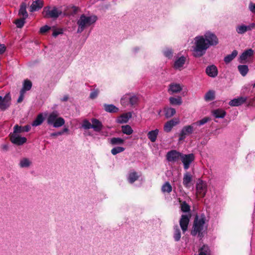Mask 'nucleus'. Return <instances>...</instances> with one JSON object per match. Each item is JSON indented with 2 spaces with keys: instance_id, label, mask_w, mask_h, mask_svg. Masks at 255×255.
<instances>
[{
  "instance_id": "obj_38",
  "label": "nucleus",
  "mask_w": 255,
  "mask_h": 255,
  "mask_svg": "<svg viewBox=\"0 0 255 255\" xmlns=\"http://www.w3.org/2000/svg\"><path fill=\"white\" fill-rule=\"evenodd\" d=\"M172 190V187L169 182H165L161 187V191L164 193H170Z\"/></svg>"
},
{
  "instance_id": "obj_44",
  "label": "nucleus",
  "mask_w": 255,
  "mask_h": 255,
  "mask_svg": "<svg viewBox=\"0 0 255 255\" xmlns=\"http://www.w3.org/2000/svg\"><path fill=\"white\" fill-rule=\"evenodd\" d=\"M26 19V18L22 17L21 18L16 19L14 22L16 27L19 28H22L25 22Z\"/></svg>"
},
{
  "instance_id": "obj_28",
  "label": "nucleus",
  "mask_w": 255,
  "mask_h": 255,
  "mask_svg": "<svg viewBox=\"0 0 255 255\" xmlns=\"http://www.w3.org/2000/svg\"><path fill=\"white\" fill-rule=\"evenodd\" d=\"M163 112L165 117L167 119L172 117L176 113L175 109L168 107H165Z\"/></svg>"
},
{
  "instance_id": "obj_17",
  "label": "nucleus",
  "mask_w": 255,
  "mask_h": 255,
  "mask_svg": "<svg viewBox=\"0 0 255 255\" xmlns=\"http://www.w3.org/2000/svg\"><path fill=\"white\" fill-rule=\"evenodd\" d=\"M206 73L209 77L215 78L218 73L217 67L214 65L208 66L206 68Z\"/></svg>"
},
{
  "instance_id": "obj_15",
  "label": "nucleus",
  "mask_w": 255,
  "mask_h": 255,
  "mask_svg": "<svg viewBox=\"0 0 255 255\" xmlns=\"http://www.w3.org/2000/svg\"><path fill=\"white\" fill-rule=\"evenodd\" d=\"M11 141L17 145H22L26 142L27 139L24 137H21L17 134L12 133L10 136Z\"/></svg>"
},
{
  "instance_id": "obj_45",
  "label": "nucleus",
  "mask_w": 255,
  "mask_h": 255,
  "mask_svg": "<svg viewBox=\"0 0 255 255\" xmlns=\"http://www.w3.org/2000/svg\"><path fill=\"white\" fill-rule=\"evenodd\" d=\"M125 150V148L124 147H121V146H116V147H114L111 150V153L112 154L115 155L117 154L118 153H121V152L124 151Z\"/></svg>"
},
{
  "instance_id": "obj_27",
  "label": "nucleus",
  "mask_w": 255,
  "mask_h": 255,
  "mask_svg": "<svg viewBox=\"0 0 255 255\" xmlns=\"http://www.w3.org/2000/svg\"><path fill=\"white\" fill-rule=\"evenodd\" d=\"M173 230V239L175 242H178L180 241L181 237V231L178 226H174Z\"/></svg>"
},
{
  "instance_id": "obj_21",
  "label": "nucleus",
  "mask_w": 255,
  "mask_h": 255,
  "mask_svg": "<svg viewBox=\"0 0 255 255\" xmlns=\"http://www.w3.org/2000/svg\"><path fill=\"white\" fill-rule=\"evenodd\" d=\"M43 6V2L42 0H35L33 1L30 6V11L33 12L38 11Z\"/></svg>"
},
{
  "instance_id": "obj_49",
  "label": "nucleus",
  "mask_w": 255,
  "mask_h": 255,
  "mask_svg": "<svg viewBox=\"0 0 255 255\" xmlns=\"http://www.w3.org/2000/svg\"><path fill=\"white\" fill-rule=\"evenodd\" d=\"M99 94V90L98 89H94L90 93V98L91 99H94L97 97Z\"/></svg>"
},
{
  "instance_id": "obj_9",
  "label": "nucleus",
  "mask_w": 255,
  "mask_h": 255,
  "mask_svg": "<svg viewBox=\"0 0 255 255\" xmlns=\"http://www.w3.org/2000/svg\"><path fill=\"white\" fill-rule=\"evenodd\" d=\"M195 156L193 153L188 154H183L182 153L181 160L183 164L184 168L185 170L188 169L190 165V164L194 160Z\"/></svg>"
},
{
  "instance_id": "obj_19",
  "label": "nucleus",
  "mask_w": 255,
  "mask_h": 255,
  "mask_svg": "<svg viewBox=\"0 0 255 255\" xmlns=\"http://www.w3.org/2000/svg\"><path fill=\"white\" fill-rule=\"evenodd\" d=\"M179 123V121L177 119H172L167 122L164 126V130L166 132H170L173 127L175 126Z\"/></svg>"
},
{
  "instance_id": "obj_20",
  "label": "nucleus",
  "mask_w": 255,
  "mask_h": 255,
  "mask_svg": "<svg viewBox=\"0 0 255 255\" xmlns=\"http://www.w3.org/2000/svg\"><path fill=\"white\" fill-rule=\"evenodd\" d=\"M182 90V88L179 84L173 83L169 85L168 92L171 95L179 93Z\"/></svg>"
},
{
  "instance_id": "obj_54",
  "label": "nucleus",
  "mask_w": 255,
  "mask_h": 255,
  "mask_svg": "<svg viewBox=\"0 0 255 255\" xmlns=\"http://www.w3.org/2000/svg\"><path fill=\"white\" fill-rule=\"evenodd\" d=\"M24 94L25 93L23 92V91H20V95L17 99V103H21L23 100V98H24Z\"/></svg>"
},
{
  "instance_id": "obj_62",
  "label": "nucleus",
  "mask_w": 255,
  "mask_h": 255,
  "mask_svg": "<svg viewBox=\"0 0 255 255\" xmlns=\"http://www.w3.org/2000/svg\"><path fill=\"white\" fill-rule=\"evenodd\" d=\"M253 88L255 87V83L253 85Z\"/></svg>"
},
{
  "instance_id": "obj_59",
  "label": "nucleus",
  "mask_w": 255,
  "mask_h": 255,
  "mask_svg": "<svg viewBox=\"0 0 255 255\" xmlns=\"http://www.w3.org/2000/svg\"><path fill=\"white\" fill-rule=\"evenodd\" d=\"M68 99V96L67 95H65L61 99V100L62 101H67Z\"/></svg>"
},
{
  "instance_id": "obj_47",
  "label": "nucleus",
  "mask_w": 255,
  "mask_h": 255,
  "mask_svg": "<svg viewBox=\"0 0 255 255\" xmlns=\"http://www.w3.org/2000/svg\"><path fill=\"white\" fill-rule=\"evenodd\" d=\"M82 127L85 129L92 128V124L87 120H84L83 121Z\"/></svg>"
},
{
  "instance_id": "obj_29",
  "label": "nucleus",
  "mask_w": 255,
  "mask_h": 255,
  "mask_svg": "<svg viewBox=\"0 0 255 255\" xmlns=\"http://www.w3.org/2000/svg\"><path fill=\"white\" fill-rule=\"evenodd\" d=\"M104 110L109 113H115L118 112L119 109L113 104H104Z\"/></svg>"
},
{
  "instance_id": "obj_31",
  "label": "nucleus",
  "mask_w": 255,
  "mask_h": 255,
  "mask_svg": "<svg viewBox=\"0 0 255 255\" xmlns=\"http://www.w3.org/2000/svg\"><path fill=\"white\" fill-rule=\"evenodd\" d=\"M226 114V112L221 109H218L212 111V115L216 118H224Z\"/></svg>"
},
{
  "instance_id": "obj_30",
  "label": "nucleus",
  "mask_w": 255,
  "mask_h": 255,
  "mask_svg": "<svg viewBox=\"0 0 255 255\" xmlns=\"http://www.w3.org/2000/svg\"><path fill=\"white\" fill-rule=\"evenodd\" d=\"M238 51L234 50L232 51V53L226 56L224 58V61L226 64L230 63L238 55Z\"/></svg>"
},
{
  "instance_id": "obj_36",
  "label": "nucleus",
  "mask_w": 255,
  "mask_h": 255,
  "mask_svg": "<svg viewBox=\"0 0 255 255\" xmlns=\"http://www.w3.org/2000/svg\"><path fill=\"white\" fill-rule=\"evenodd\" d=\"M138 178L137 173L134 171L130 172L128 176V179L130 183H133Z\"/></svg>"
},
{
  "instance_id": "obj_25",
  "label": "nucleus",
  "mask_w": 255,
  "mask_h": 255,
  "mask_svg": "<svg viewBox=\"0 0 255 255\" xmlns=\"http://www.w3.org/2000/svg\"><path fill=\"white\" fill-rule=\"evenodd\" d=\"M27 5L25 2H22L20 5V8L18 11V15L22 16L24 18L28 17V14L26 11Z\"/></svg>"
},
{
  "instance_id": "obj_23",
  "label": "nucleus",
  "mask_w": 255,
  "mask_h": 255,
  "mask_svg": "<svg viewBox=\"0 0 255 255\" xmlns=\"http://www.w3.org/2000/svg\"><path fill=\"white\" fill-rule=\"evenodd\" d=\"M132 117L130 112H128L121 115L117 119V122L120 124L127 123Z\"/></svg>"
},
{
  "instance_id": "obj_10",
  "label": "nucleus",
  "mask_w": 255,
  "mask_h": 255,
  "mask_svg": "<svg viewBox=\"0 0 255 255\" xmlns=\"http://www.w3.org/2000/svg\"><path fill=\"white\" fill-rule=\"evenodd\" d=\"M128 102H129V104L131 106H134L137 104L138 102V98L135 95H126L124 96L121 100V103L123 105H126Z\"/></svg>"
},
{
  "instance_id": "obj_52",
  "label": "nucleus",
  "mask_w": 255,
  "mask_h": 255,
  "mask_svg": "<svg viewBox=\"0 0 255 255\" xmlns=\"http://www.w3.org/2000/svg\"><path fill=\"white\" fill-rule=\"evenodd\" d=\"M13 128H14L13 133L17 134V133H20L23 131L22 127L19 126L18 125H15L14 127Z\"/></svg>"
},
{
  "instance_id": "obj_32",
  "label": "nucleus",
  "mask_w": 255,
  "mask_h": 255,
  "mask_svg": "<svg viewBox=\"0 0 255 255\" xmlns=\"http://www.w3.org/2000/svg\"><path fill=\"white\" fill-rule=\"evenodd\" d=\"M44 120L43 114L42 113L39 114L36 117V119L33 121L31 125L33 127H37L42 124Z\"/></svg>"
},
{
  "instance_id": "obj_56",
  "label": "nucleus",
  "mask_w": 255,
  "mask_h": 255,
  "mask_svg": "<svg viewBox=\"0 0 255 255\" xmlns=\"http://www.w3.org/2000/svg\"><path fill=\"white\" fill-rule=\"evenodd\" d=\"M62 134V132L58 131V132L51 133L50 134V136H56L61 135Z\"/></svg>"
},
{
  "instance_id": "obj_57",
  "label": "nucleus",
  "mask_w": 255,
  "mask_h": 255,
  "mask_svg": "<svg viewBox=\"0 0 255 255\" xmlns=\"http://www.w3.org/2000/svg\"><path fill=\"white\" fill-rule=\"evenodd\" d=\"M22 128L23 129V131L27 132L30 130V127L28 125H27V126L22 127Z\"/></svg>"
},
{
  "instance_id": "obj_55",
  "label": "nucleus",
  "mask_w": 255,
  "mask_h": 255,
  "mask_svg": "<svg viewBox=\"0 0 255 255\" xmlns=\"http://www.w3.org/2000/svg\"><path fill=\"white\" fill-rule=\"evenodd\" d=\"M140 50L139 47H134L131 49V52L133 54H136Z\"/></svg>"
},
{
  "instance_id": "obj_12",
  "label": "nucleus",
  "mask_w": 255,
  "mask_h": 255,
  "mask_svg": "<svg viewBox=\"0 0 255 255\" xmlns=\"http://www.w3.org/2000/svg\"><path fill=\"white\" fill-rule=\"evenodd\" d=\"M11 97L9 93L6 94L3 97L0 96V109L5 111L10 105Z\"/></svg>"
},
{
  "instance_id": "obj_58",
  "label": "nucleus",
  "mask_w": 255,
  "mask_h": 255,
  "mask_svg": "<svg viewBox=\"0 0 255 255\" xmlns=\"http://www.w3.org/2000/svg\"><path fill=\"white\" fill-rule=\"evenodd\" d=\"M61 32H59V31H54L53 33H52V35L54 36V37H56L59 34H60Z\"/></svg>"
},
{
  "instance_id": "obj_50",
  "label": "nucleus",
  "mask_w": 255,
  "mask_h": 255,
  "mask_svg": "<svg viewBox=\"0 0 255 255\" xmlns=\"http://www.w3.org/2000/svg\"><path fill=\"white\" fill-rule=\"evenodd\" d=\"M51 27L47 25H45L40 28L39 32L41 33H45L50 29Z\"/></svg>"
},
{
  "instance_id": "obj_33",
  "label": "nucleus",
  "mask_w": 255,
  "mask_h": 255,
  "mask_svg": "<svg viewBox=\"0 0 255 255\" xmlns=\"http://www.w3.org/2000/svg\"><path fill=\"white\" fill-rule=\"evenodd\" d=\"M169 101L171 105L173 106H180L182 103V100L181 97L174 98L171 97L169 98Z\"/></svg>"
},
{
  "instance_id": "obj_35",
  "label": "nucleus",
  "mask_w": 255,
  "mask_h": 255,
  "mask_svg": "<svg viewBox=\"0 0 255 255\" xmlns=\"http://www.w3.org/2000/svg\"><path fill=\"white\" fill-rule=\"evenodd\" d=\"M238 69L240 73L243 77L246 76L249 72L248 66L246 65H239L238 66Z\"/></svg>"
},
{
  "instance_id": "obj_34",
  "label": "nucleus",
  "mask_w": 255,
  "mask_h": 255,
  "mask_svg": "<svg viewBox=\"0 0 255 255\" xmlns=\"http://www.w3.org/2000/svg\"><path fill=\"white\" fill-rule=\"evenodd\" d=\"M31 161L28 158H23L20 159L19 165L21 168H27L31 164Z\"/></svg>"
},
{
  "instance_id": "obj_46",
  "label": "nucleus",
  "mask_w": 255,
  "mask_h": 255,
  "mask_svg": "<svg viewBox=\"0 0 255 255\" xmlns=\"http://www.w3.org/2000/svg\"><path fill=\"white\" fill-rule=\"evenodd\" d=\"M209 121V119L205 117L202 120L193 123V125L201 126L207 123Z\"/></svg>"
},
{
  "instance_id": "obj_14",
  "label": "nucleus",
  "mask_w": 255,
  "mask_h": 255,
  "mask_svg": "<svg viewBox=\"0 0 255 255\" xmlns=\"http://www.w3.org/2000/svg\"><path fill=\"white\" fill-rule=\"evenodd\" d=\"M194 126V125H193L192 124L190 126L184 127L182 128L179 134V141L183 140L185 138L187 135L193 132Z\"/></svg>"
},
{
  "instance_id": "obj_61",
  "label": "nucleus",
  "mask_w": 255,
  "mask_h": 255,
  "mask_svg": "<svg viewBox=\"0 0 255 255\" xmlns=\"http://www.w3.org/2000/svg\"><path fill=\"white\" fill-rule=\"evenodd\" d=\"M7 145H3V149H5V150H6V149H7Z\"/></svg>"
},
{
  "instance_id": "obj_6",
  "label": "nucleus",
  "mask_w": 255,
  "mask_h": 255,
  "mask_svg": "<svg viewBox=\"0 0 255 255\" xmlns=\"http://www.w3.org/2000/svg\"><path fill=\"white\" fill-rule=\"evenodd\" d=\"M255 29V22H251L248 24L240 23L236 27V31L239 35H244L246 33H249Z\"/></svg>"
},
{
  "instance_id": "obj_22",
  "label": "nucleus",
  "mask_w": 255,
  "mask_h": 255,
  "mask_svg": "<svg viewBox=\"0 0 255 255\" xmlns=\"http://www.w3.org/2000/svg\"><path fill=\"white\" fill-rule=\"evenodd\" d=\"M92 128L96 132H99L103 128L102 123L96 119H92L91 120Z\"/></svg>"
},
{
  "instance_id": "obj_7",
  "label": "nucleus",
  "mask_w": 255,
  "mask_h": 255,
  "mask_svg": "<svg viewBox=\"0 0 255 255\" xmlns=\"http://www.w3.org/2000/svg\"><path fill=\"white\" fill-rule=\"evenodd\" d=\"M187 60L186 56L182 55L181 53H178L174 58L173 68L175 70H182Z\"/></svg>"
},
{
  "instance_id": "obj_37",
  "label": "nucleus",
  "mask_w": 255,
  "mask_h": 255,
  "mask_svg": "<svg viewBox=\"0 0 255 255\" xmlns=\"http://www.w3.org/2000/svg\"><path fill=\"white\" fill-rule=\"evenodd\" d=\"M199 255H211V251L207 245H203L199 251Z\"/></svg>"
},
{
  "instance_id": "obj_41",
  "label": "nucleus",
  "mask_w": 255,
  "mask_h": 255,
  "mask_svg": "<svg viewBox=\"0 0 255 255\" xmlns=\"http://www.w3.org/2000/svg\"><path fill=\"white\" fill-rule=\"evenodd\" d=\"M163 54L165 57L170 59L173 55V51L171 48H166L163 50Z\"/></svg>"
},
{
  "instance_id": "obj_4",
  "label": "nucleus",
  "mask_w": 255,
  "mask_h": 255,
  "mask_svg": "<svg viewBox=\"0 0 255 255\" xmlns=\"http://www.w3.org/2000/svg\"><path fill=\"white\" fill-rule=\"evenodd\" d=\"M47 123L54 128H58L64 125L65 120L63 118L59 117V113L57 111H54L48 116Z\"/></svg>"
},
{
  "instance_id": "obj_8",
  "label": "nucleus",
  "mask_w": 255,
  "mask_h": 255,
  "mask_svg": "<svg viewBox=\"0 0 255 255\" xmlns=\"http://www.w3.org/2000/svg\"><path fill=\"white\" fill-rule=\"evenodd\" d=\"M182 156V153L176 150H171L167 152L166 155V160L170 162L178 161Z\"/></svg>"
},
{
  "instance_id": "obj_42",
  "label": "nucleus",
  "mask_w": 255,
  "mask_h": 255,
  "mask_svg": "<svg viewBox=\"0 0 255 255\" xmlns=\"http://www.w3.org/2000/svg\"><path fill=\"white\" fill-rule=\"evenodd\" d=\"M206 101H212L215 99V92L212 90L209 91L205 95Z\"/></svg>"
},
{
  "instance_id": "obj_43",
  "label": "nucleus",
  "mask_w": 255,
  "mask_h": 255,
  "mask_svg": "<svg viewBox=\"0 0 255 255\" xmlns=\"http://www.w3.org/2000/svg\"><path fill=\"white\" fill-rule=\"evenodd\" d=\"M122 131L124 134L130 135L133 132V130L129 125L122 126Z\"/></svg>"
},
{
  "instance_id": "obj_3",
  "label": "nucleus",
  "mask_w": 255,
  "mask_h": 255,
  "mask_svg": "<svg viewBox=\"0 0 255 255\" xmlns=\"http://www.w3.org/2000/svg\"><path fill=\"white\" fill-rule=\"evenodd\" d=\"M97 19V16L94 14H81L77 20V33H81L88 27L94 25Z\"/></svg>"
},
{
  "instance_id": "obj_60",
  "label": "nucleus",
  "mask_w": 255,
  "mask_h": 255,
  "mask_svg": "<svg viewBox=\"0 0 255 255\" xmlns=\"http://www.w3.org/2000/svg\"><path fill=\"white\" fill-rule=\"evenodd\" d=\"M68 131V128H63L62 130L60 131V132H62V134H63L64 132H67Z\"/></svg>"
},
{
  "instance_id": "obj_51",
  "label": "nucleus",
  "mask_w": 255,
  "mask_h": 255,
  "mask_svg": "<svg viewBox=\"0 0 255 255\" xmlns=\"http://www.w3.org/2000/svg\"><path fill=\"white\" fill-rule=\"evenodd\" d=\"M249 9L252 13L255 14V3L250 2L249 4Z\"/></svg>"
},
{
  "instance_id": "obj_24",
  "label": "nucleus",
  "mask_w": 255,
  "mask_h": 255,
  "mask_svg": "<svg viewBox=\"0 0 255 255\" xmlns=\"http://www.w3.org/2000/svg\"><path fill=\"white\" fill-rule=\"evenodd\" d=\"M192 177L189 172H186L184 174L183 178V184L186 188L190 187L191 185V181Z\"/></svg>"
},
{
  "instance_id": "obj_11",
  "label": "nucleus",
  "mask_w": 255,
  "mask_h": 255,
  "mask_svg": "<svg viewBox=\"0 0 255 255\" xmlns=\"http://www.w3.org/2000/svg\"><path fill=\"white\" fill-rule=\"evenodd\" d=\"M196 190L197 194L201 197H204L207 190L206 183L201 180H199L196 184Z\"/></svg>"
},
{
  "instance_id": "obj_18",
  "label": "nucleus",
  "mask_w": 255,
  "mask_h": 255,
  "mask_svg": "<svg viewBox=\"0 0 255 255\" xmlns=\"http://www.w3.org/2000/svg\"><path fill=\"white\" fill-rule=\"evenodd\" d=\"M247 100V97H240L231 100L229 104L232 107H237L245 103Z\"/></svg>"
},
{
  "instance_id": "obj_2",
  "label": "nucleus",
  "mask_w": 255,
  "mask_h": 255,
  "mask_svg": "<svg viewBox=\"0 0 255 255\" xmlns=\"http://www.w3.org/2000/svg\"><path fill=\"white\" fill-rule=\"evenodd\" d=\"M209 221V216H206L203 213L197 215L193 222L191 235L202 239L207 233Z\"/></svg>"
},
{
  "instance_id": "obj_16",
  "label": "nucleus",
  "mask_w": 255,
  "mask_h": 255,
  "mask_svg": "<svg viewBox=\"0 0 255 255\" xmlns=\"http://www.w3.org/2000/svg\"><path fill=\"white\" fill-rule=\"evenodd\" d=\"M254 52V50L251 48L245 50L240 55L239 58V62L241 63H245L248 59L253 55Z\"/></svg>"
},
{
  "instance_id": "obj_48",
  "label": "nucleus",
  "mask_w": 255,
  "mask_h": 255,
  "mask_svg": "<svg viewBox=\"0 0 255 255\" xmlns=\"http://www.w3.org/2000/svg\"><path fill=\"white\" fill-rule=\"evenodd\" d=\"M181 209L183 212H189L190 208L188 204L184 201L181 204Z\"/></svg>"
},
{
  "instance_id": "obj_53",
  "label": "nucleus",
  "mask_w": 255,
  "mask_h": 255,
  "mask_svg": "<svg viewBox=\"0 0 255 255\" xmlns=\"http://www.w3.org/2000/svg\"><path fill=\"white\" fill-rule=\"evenodd\" d=\"M6 47L4 44L0 43V54H3L6 51Z\"/></svg>"
},
{
  "instance_id": "obj_1",
  "label": "nucleus",
  "mask_w": 255,
  "mask_h": 255,
  "mask_svg": "<svg viewBox=\"0 0 255 255\" xmlns=\"http://www.w3.org/2000/svg\"><path fill=\"white\" fill-rule=\"evenodd\" d=\"M192 46L193 57L200 58L205 54L208 49L211 46H216L219 39L216 35L210 31H206L203 35L196 36Z\"/></svg>"
},
{
  "instance_id": "obj_40",
  "label": "nucleus",
  "mask_w": 255,
  "mask_h": 255,
  "mask_svg": "<svg viewBox=\"0 0 255 255\" xmlns=\"http://www.w3.org/2000/svg\"><path fill=\"white\" fill-rule=\"evenodd\" d=\"M32 87V83L28 80H25L24 81L22 88L20 91L25 93L26 91H29L31 89Z\"/></svg>"
},
{
  "instance_id": "obj_26",
  "label": "nucleus",
  "mask_w": 255,
  "mask_h": 255,
  "mask_svg": "<svg viewBox=\"0 0 255 255\" xmlns=\"http://www.w3.org/2000/svg\"><path fill=\"white\" fill-rule=\"evenodd\" d=\"M158 133L159 130L158 129H155L154 130L149 131L147 133V135L148 139L150 140V141H151L152 142H154L156 140Z\"/></svg>"
},
{
  "instance_id": "obj_13",
  "label": "nucleus",
  "mask_w": 255,
  "mask_h": 255,
  "mask_svg": "<svg viewBox=\"0 0 255 255\" xmlns=\"http://www.w3.org/2000/svg\"><path fill=\"white\" fill-rule=\"evenodd\" d=\"M190 218V216L188 215H182L181 217L179 224L183 234L185 233L188 229Z\"/></svg>"
},
{
  "instance_id": "obj_5",
  "label": "nucleus",
  "mask_w": 255,
  "mask_h": 255,
  "mask_svg": "<svg viewBox=\"0 0 255 255\" xmlns=\"http://www.w3.org/2000/svg\"><path fill=\"white\" fill-rule=\"evenodd\" d=\"M62 13V10L56 7L46 6L44 8L43 14L45 18H57Z\"/></svg>"
},
{
  "instance_id": "obj_39",
  "label": "nucleus",
  "mask_w": 255,
  "mask_h": 255,
  "mask_svg": "<svg viewBox=\"0 0 255 255\" xmlns=\"http://www.w3.org/2000/svg\"><path fill=\"white\" fill-rule=\"evenodd\" d=\"M124 142V140L120 137H113L110 139V143L113 145H121Z\"/></svg>"
}]
</instances>
